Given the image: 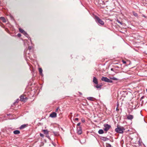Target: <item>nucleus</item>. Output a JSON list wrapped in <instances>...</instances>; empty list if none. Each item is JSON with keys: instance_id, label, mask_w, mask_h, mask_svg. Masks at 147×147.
Returning a JSON list of instances; mask_svg holds the SVG:
<instances>
[{"instance_id": "obj_3", "label": "nucleus", "mask_w": 147, "mask_h": 147, "mask_svg": "<svg viewBox=\"0 0 147 147\" xmlns=\"http://www.w3.org/2000/svg\"><path fill=\"white\" fill-rule=\"evenodd\" d=\"M101 80L102 81L108 82V83H112L113 81L106 77H102L101 78Z\"/></svg>"}, {"instance_id": "obj_32", "label": "nucleus", "mask_w": 147, "mask_h": 147, "mask_svg": "<svg viewBox=\"0 0 147 147\" xmlns=\"http://www.w3.org/2000/svg\"><path fill=\"white\" fill-rule=\"evenodd\" d=\"M82 121L83 122V123H84L85 122V120L84 119H82Z\"/></svg>"}, {"instance_id": "obj_36", "label": "nucleus", "mask_w": 147, "mask_h": 147, "mask_svg": "<svg viewBox=\"0 0 147 147\" xmlns=\"http://www.w3.org/2000/svg\"><path fill=\"white\" fill-rule=\"evenodd\" d=\"M18 99L14 103H18Z\"/></svg>"}, {"instance_id": "obj_25", "label": "nucleus", "mask_w": 147, "mask_h": 147, "mask_svg": "<svg viewBox=\"0 0 147 147\" xmlns=\"http://www.w3.org/2000/svg\"><path fill=\"white\" fill-rule=\"evenodd\" d=\"M106 147H111V145L110 144H108L106 145Z\"/></svg>"}, {"instance_id": "obj_38", "label": "nucleus", "mask_w": 147, "mask_h": 147, "mask_svg": "<svg viewBox=\"0 0 147 147\" xmlns=\"http://www.w3.org/2000/svg\"><path fill=\"white\" fill-rule=\"evenodd\" d=\"M79 93L80 94V95H82V94L80 92H79Z\"/></svg>"}, {"instance_id": "obj_20", "label": "nucleus", "mask_w": 147, "mask_h": 147, "mask_svg": "<svg viewBox=\"0 0 147 147\" xmlns=\"http://www.w3.org/2000/svg\"><path fill=\"white\" fill-rule=\"evenodd\" d=\"M0 19L3 22H6V20L4 17H1Z\"/></svg>"}, {"instance_id": "obj_6", "label": "nucleus", "mask_w": 147, "mask_h": 147, "mask_svg": "<svg viewBox=\"0 0 147 147\" xmlns=\"http://www.w3.org/2000/svg\"><path fill=\"white\" fill-rule=\"evenodd\" d=\"M77 132L78 134H81L82 133V129L81 127H79L77 128Z\"/></svg>"}, {"instance_id": "obj_29", "label": "nucleus", "mask_w": 147, "mask_h": 147, "mask_svg": "<svg viewBox=\"0 0 147 147\" xmlns=\"http://www.w3.org/2000/svg\"><path fill=\"white\" fill-rule=\"evenodd\" d=\"M17 35H18V36L19 37H20L21 36V34H20V33L18 34H17Z\"/></svg>"}, {"instance_id": "obj_27", "label": "nucleus", "mask_w": 147, "mask_h": 147, "mask_svg": "<svg viewBox=\"0 0 147 147\" xmlns=\"http://www.w3.org/2000/svg\"><path fill=\"white\" fill-rule=\"evenodd\" d=\"M117 22L119 23V24H122V23L121 22H120L119 21V20H117Z\"/></svg>"}, {"instance_id": "obj_37", "label": "nucleus", "mask_w": 147, "mask_h": 147, "mask_svg": "<svg viewBox=\"0 0 147 147\" xmlns=\"http://www.w3.org/2000/svg\"><path fill=\"white\" fill-rule=\"evenodd\" d=\"M118 110H119V109H118V107H117L116 109V110L117 111H118Z\"/></svg>"}, {"instance_id": "obj_17", "label": "nucleus", "mask_w": 147, "mask_h": 147, "mask_svg": "<svg viewBox=\"0 0 147 147\" xmlns=\"http://www.w3.org/2000/svg\"><path fill=\"white\" fill-rule=\"evenodd\" d=\"M26 126V125L25 124H24L22 125L20 127V129H22L24 128Z\"/></svg>"}, {"instance_id": "obj_22", "label": "nucleus", "mask_w": 147, "mask_h": 147, "mask_svg": "<svg viewBox=\"0 0 147 147\" xmlns=\"http://www.w3.org/2000/svg\"><path fill=\"white\" fill-rule=\"evenodd\" d=\"M19 30L20 32H21V33H22L23 32H24V31L23 29H22L21 28H19Z\"/></svg>"}, {"instance_id": "obj_8", "label": "nucleus", "mask_w": 147, "mask_h": 147, "mask_svg": "<svg viewBox=\"0 0 147 147\" xmlns=\"http://www.w3.org/2000/svg\"><path fill=\"white\" fill-rule=\"evenodd\" d=\"M127 118L128 119L131 120L133 118V116L131 115H129L127 116Z\"/></svg>"}, {"instance_id": "obj_24", "label": "nucleus", "mask_w": 147, "mask_h": 147, "mask_svg": "<svg viewBox=\"0 0 147 147\" xmlns=\"http://www.w3.org/2000/svg\"><path fill=\"white\" fill-rule=\"evenodd\" d=\"M32 46H29L28 48L29 51H30L32 50Z\"/></svg>"}, {"instance_id": "obj_41", "label": "nucleus", "mask_w": 147, "mask_h": 147, "mask_svg": "<svg viewBox=\"0 0 147 147\" xmlns=\"http://www.w3.org/2000/svg\"><path fill=\"white\" fill-rule=\"evenodd\" d=\"M146 92H147V89H146Z\"/></svg>"}, {"instance_id": "obj_31", "label": "nucleus", "mask_w": 147, "mask_h": 147, "mask_svg": "<svg viewBox=\"0 0 147 147\" xmlns=\"http://www.w3.org/2000/svg\"><path fill=\"white\" fill-rule=\"evenodd\" d=\"M144 96H142L140 98V100L141 101L142 100V99H143V98H144Z\"/></svg>"}, {"instance_id": "obj_39", "label": "nucleus", "mask_w": 147, "mask_h": 147, "mask_svg": "<svg viewBox=\"0 0 147 147\" xmlns=\"http://www.w3.org/2000/svg\"><path fill=\"white\" fill-rule=\"evenodd\" d=\"M30 38V41H31V38Z\"/></svg>"}, {"instance_id": "obj_33", "label": "nucleus", "mask_w": 147, "mask_h": 147, "mask_svg": "<svg viewBox=\"0 0 147 147\" xmlns=\"http://www.w3.org/2000/svg\"><path fill=\"white\" fill-rule=\"evenodd\" d=\"M78 118H76L74 119L75 121H78Z\"/></svg>"}, {"instance_id": "obj_4", "label": "nucleus", "mask_w": 147, "mask_h": 147, "mask_svg": "<svg viewBox=\"0 0 147 147\" xmlns=\"http://www.w3.org/2000/svg\"><path fill=\"white\" fill-rule=\"evenodd\" d=\"M104 129L106 131H107L111 127L110 125L106 124H105L104 125Z\"/></svg>"}, {"instance_id": "obj_15", "label": "nucleus", "mask_w": 147, "mask_h": 147, "mask_svg": "<svg viewBox=\"0 0 147 147\" xmlns=\"http://www.w3.org/2000/svg\"><path fill=\"white\" fill-rule=\"evenodd\" d=\"M96 85L95 86V87L97 89L100 88V89L102 86L101 85H99L98 84H96Z\"/></svg>"}, {"instance_id": "obj_28", "label": "nucleus", "mask_w": 147, "mask_h": 147, "mask_svg": "<svg viewBox=\"0 0 147 147\" xmlns=\"http://www.w3.org/2000/svg\"><path fill=\"white\" fill-rule=\"evenodd\" d=\"M40 136L41 137H43L44 136V135L42 134H40Z\"/></svg>"}, {"instance_id": "obj_42", "label": "nucleus", "mask_w": 147, "mask_h": 147, "mask_svg": "<svg viewBox=\"0 0 147 147\" xmlns=\"http://www.w3.org/2000/svg\"><path fill=\"white\" fill-rule=\"evenodd\" d=\"M49 138H49V137H48Z\"/></svg>"}, {"instance_id": "obj_9", "label": "nucleus", "mask_w": 147, "mask_h": 147, "mask_svg": "<svg viewBox=\"0 0 147 147\" xmlns=\"http://www.w3.org/2000/svg\"><path fill=\"white\" fill-rule=\"evenodd\" d=\"M50 116V117L52 118L56 117L57 116V114L55 112H53L51 114Z\"/></svg>"}, {"instance_id": "obj_11", "label": "nucleus", "mask_w": 147, "mask_h": 147, "mask_svg": "<svg viewBox=\"0 0 147 147\" xmlns=\"http://www.w3.org/2000/svg\"><path fill=\"white\" fill-rule=\"evenodd\" d=\"M101 139L104 141H106L109 140V139L108 138L105 137H102L101 138Z\"/></svg>"}, {"instance_id": "obj_18", "label": "nucleus", "mask_w": 147, "mask_h": 147, "mask_svg": "<svg viewBox=\"0 0 147 147\" xmlns=\"http://www.w3.org/2000/svg\"><path fill=\"white\" fill-rule=\"evenodd\" d=\"M53 133L55 136H58L59 135V133L58 132L53 131Z\"/></svg>"}, {"instance_id": "obj_13", "label": "nucleus", "mask_w": 147, "mask_h": 147, "mask_svg": "<svg viewBox=\"0 0 147 147\" xmlns=\"http://www.w3.org/2000/svg\"><path fill=\"white\" fill-rule=\"evenodd\" d=\"M43 132L46 135H47L49 134V131L47 129L43 130Z\"/></svg>"}, {"instance_id": "obj_5", "label": "nucleus", "mask_w": 147, "mask_h": 147, "mask_svg": "<svg viewBox=\"0 0 147 147\" xmlns=\"http://www.w3.org/2000/svg\"><path fill=\"white\" fill-rule=\"evenodd\" d=\"M28 51V50L27 49H25V50L24 51V56L26 57H28L30 59V56L29 55V53H27V51Z\"/></svg>"}, {"instance_id": "obj_7", "label": "nucleus", "mask_w": 147, "mask_h": 147, "mask_svg": "<svg viewBox=\"0 0 147 147\" xmlns=\"http://www.w3.org/2000/svg\"><path fill=\"white\" fill-rule=\"evenodd\" d=\"M27 98H24V96L21 95L20 96V100L22 101L25 102L27 100Z\"/></svg>"}, {"instance_id": "obj_35", "label": "nucleus", "mask_w": 147, "mask_h": 147, "mask_svg": "<svg viewBox=\"0 0 147 147\" xmlns=\"http://www.w3.org/2000/svg\"><path fill=\"white\" fill-rule=\"evenodd\" d=\"M59 109V107H58L57 108V109L56 110V112Z\"/></svg>"}, {"instance_id": "obj_12", "label": "nucleus", "mask_w": 147, "mask_h": 147, "mask_svg": "<svg viewBox=\"0 0 147 147\" xmlns=\"http://www.w3.org/2000/svg\"><path fill=\"white\" fill-rule=\"evenodd\" d=\"M40 75L41 76H42L43 74L42 73V70L41 68H39L38 69Z\"/></svg>"}, {"instance_id": "obj_34", "label": "nucleus", "mask_w": 147, "mask_h": 147, "mask_svg": "<svg viewBox=\"0 0 147 147\" xmlns=\"http://www.w3.org/2000/svg\"><path fill=\"white\" fill-rule=\"evenodd\" d=\"M80 123H78L77 124V126H79L80 125Z\"/></svg>"}, {"instance_id": "obj_10", "label": "nucleus", "mask_w": 147, "mask_h": 147, "mask_svg": "<svg viewBox=\"0 0 147 147\" xmlns=\"http://www.w3.org/2000/svg\"><path fill=\"white\" fill-rule=\"evenodd\" d=\"M93 82L96 84H98V80L95 77H94L93 78Z\"/></svg>"}, {"instance_id": "obj_21", "label": "nucleus", "mask_w": 147, "mask_h": 147, "mask_svg": "<svg viewBox=\"0 0 147 147\" xmlns=\"http://www.w3.org/2000/svg\"><path fill=\"white\" fill-rule=\"evenodd\" d=\"M87 99L88 100H90L92 101L93 100V98L92 97H88L87 98Z\"/></svg>"}, {"instance_id": "obj_19", "label": "nucleus", "mask_w": 147, "mask_h": 147, "mask_svg": "<svg viewBox=\"0 0 147 147\" xmlns=\"http://www.w3.org/2000/svg\"><path fill=\"white\" fill-rule=\"evenodd\" d=\"M98 133L100 134H102L104 133V131L103 130L100 129L99 130Z\"/></svg>"}, {"instance_id": "obj_1", "label": "nucleus", "mask_w": 147, "mask_h": 147, "mask_svg": "<svg viewBox=\"0 0 147 147\" xmlns=\"http://www.w3.org/2000/svg\"><path fill=\"white\" fill-rule=\"evenodd\" d=\"M125 129V128L123 127L117 126V128L115 129V131L117 133L119 134H122Z\"/></svg>"}, {"instance_id": "obj_16", "label": "nucleus", "mask_w": 147, "mask_h": 147, "mask_svg": "<svg viewBox=\"0 0 147 147\" xmlns=\"http://www.w3.org/2000/svg\"><path fill=\"white\" fill-rule=\"evenodd\" d=\"M110 79L114 80H118V79L117 78L114 77H110Z\"/></svg>"}, {"instance_id": "obj_40", "label": "nucleus", "mask_w": 147, "mask_h": 147, "mask_svg": "<svg viewBox=\"0 0 147 147\" xmlns=\"http://www.w3.org/2000/svg\"><path fill=\"white\" fill-rule=\"evenodd\" d=\"M112 69H112H112H111V70H112Z\"/></svg>"}, {"instance_id": "obj_30", "label": "nucleus", "mask_w": 147, "mask_h": 147, "mask_svg": "<svg viewBox=\"0 0 147 147\" xmlns=\"http://www.w3.org/2000/svg\"><path fill=\"white\" fill-rule=\"evenodd\" d=\"M122 61L124 64H125L126 63V61L123 60H122Z\"/></svg>"}, {"instance_id": "obj_23", "label": "nucleus", "mask_w": 147, "mask_h": 147, "mask_svg": "<svg viewBox=\"0 0 147 147\" xmlns=\"http://www.w3.org/2000/svg\"><path fill=\"white\" fill-rule=\"evenodd\" d=\"M25 36H28V34L27 33L25 32V31L24 32L22 33Z\"/></svg>"}, {"instance_id": "obj_26", "label": "nucleus", "mask_w": 147, "mask_h": 147, "mask_svg": "<svg viewBox=\"0 0 147 147\" xmlns=\"http://www.w3.org/2000/svg\"><path fill=\"white\" fill-rule=\"evenodd\" d=\"M134 15L136 17H137L138 16V15L137 13L134 12L133 13Z\"/></svg>"}, {"instance_id": "obj_14", "label": "nucleus", "mask_w": 147, "mask_h": 147, "mask_svg": "<svg viewBox=\"0 0 147 147\" xmlns=\"http://www.w3.org/2000/svg\"><path fill=\"white\" fill-rule=\"evenodd\" d=\"M13 133L15 134H18L20 133V131L18 130H16L13 131Z\"/></svg>"}, {"instance_id": "obj_2", "label": "nucleus", "mask_w": 147, "mask_h": 147, "mask_svg": "<svg viewBox=\"0 0 147 147\" xmlns=\"http://www.w3.org/2000/svg\"><path fill=\"white\" fill-rule=\"evenodd\" d=\"M95 20L97 22L101 25H103L104 24V22L97 16L95 17Z\"/></svg>"}]
</instances>
